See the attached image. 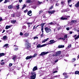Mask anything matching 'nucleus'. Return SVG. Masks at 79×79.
<instances>
[{"instance_id": "obj_31", "label": "nucleus", "mask_w": 79, "mask_h": 79, "mask_svg": "<svg viewBox=\"0 0 79 79\" xmlns=\"http://www.w3.org/2000/svg\"><path fill=\"white\" fill-rule=\"evenodd\" d=\"M61 4H62V5L64 4V1H62L61 2Z\"/></svg>"}, {"instance_id": "obj_5", "label": "nucleus", "mask_w": 79, "mask_h": 79, "mask_svg": "<svg viewBox=\"0 0 79 79\" xmlns=\"http://www.w3.org/2000/svg\"><path fill=\"white\" fill-rule=\"evenodd\" d=\"M61 53V51H58L55 54V56H60Z\"/></svg>"}, {"instance_id": "obj_20", "label": "nucleus", "mask_w": 79, "mask_h": 79, "mask_svg": "<svg viewBox=\"0 0 79 79\" xmlns=\"http://www.w3.org/2000/svg\"><path fill=\"white\" fill-rule=\"evenodd\" d=\"M67 19L66 18H63V17H61L60 18V19L61 20H66Z\"/></svg>"}, {"instance_id": "obj_35", "label": "nucleus", "mask_w": 79, "mask_h": 79, "mask_svg": "<svg viewBox=\"0 0 79 79\" xmlns=\"http://www.w3.org/2000/svg\"><path fill=\"white\" fill-rule=\"evenodd\" d=\"M27 24H28V27H30V24H31V23H27Z\"/></svg>"}, {"instance_id": "obj_62", "label": "nucleus", "mask_w": 79, "mask_h": 79, "mask_svg": "<svg viewBox=\"0 0 79 79\" xmlns=\"http://www.w3.org/2000/svg\"><path fill=\"white\" fill-rule=\"evenodd\" d=\"M19 0V2H20V3H21V2H22V0Z\"/></svg>"}, {"instance_id": "obj_53", "label": "nucleus", "mask_w": 79, "mask_h": 79, "mask_svg": "<svg viewBox=\"0 0 79 79\" xmlns=\"http://www.w3.org/2000/svg\"><path fill=\"white\" fill-rule=\"evenodd\" d=\"M71 47V45H70L68 46V48H70Z\"/></svg>"}, {"instance_id": "obj_42", "label": "nucleus", "mask_w": 79, "mask_h": 79, "mask_svg": "<svg viewBox=\"0 0 79 79\" xmlns=\"http://www.w3.org/2000/svg\"><path fill=\"white\" fill-rule=\"evenodd\" d=\"M43 12V11L42 10H40L39 12V14H40L41 13H42Z\"/></svg>"}, {"instance_id": "obj_33", "label": "nucleus", "mask_w": 79, "mask_h": 79, "mask_svg": "<svg viewBox=\"0 0 79 79\" xmlns=\"http://www.w3.org/2000/svg\"><path fill=\"white\" fill-rule=\"evenodd\" d=\"M71 0H68L67 1V2H68V4H69V3H71Z\"/></svg>"}, {"instance_id": "obj_56", "label": "nucleus", "mask_w": 79, "mask_h": 79, "mask_svg": "<svg viewBox=\"0 0 79 79\" xmlns=\"http://www.w3.org/2000/svg\"><path fill=\"white\" fill-rule=\"evenodd\" d=\"M24 12L25 13H26L27 12V10H24Z\"/></svg>"}, {"instance_id": "obj_12", "label": "nucleus", "mask_w": 79, "mask_h": 79, "mask_svg": "<svg viewBox=\"0 0 79 79\" xmlns=\"http://www.w3.org/2000/svg\"><path fill=\"white\" fill-rule=\"evenodd\" d=\"M31 13H32V11H31V10H30L28 12L27 15H28L31 16V15H32V14Z\"/></svg>"}, {"instance_id": "obj_11", "label": "nucleus", "mask_w": 79, "mask_h": 79, "mask_svg": "<svg viewBox=\"0 0 79 79\" xmlns=\"http://www.w3.org/2000/svg\"><path fill=\"white\" fill-rule=\"evenodd\" d=\"M32 57V56H27L26 58V60H29V59H31Z\"/></svg>"}, {"instance_id": "obj_27", "label": "nucleus", "mask_w": 79, "mask_h": 79, "mask_svg": "<svg viewBox=\"0 0 79 79\" xmlns=\"http://www.w3.org/2000/svg\"><path fill=\"white\" fill-rule=\"evenodd\" d=\"M77 22V21L75 20H73L71 21V23H76Z\"/></svg>"}, {"instance_id": "obj_64", "label": "nucleus", "mask_w": 79, "mask_h": 79, "mask_svg": "<svg viewBox=\"0 0 79 79\" xmlns=\"http://www.w3.org/2000/svg\"><path fill=\"white\" fill-rule=\"evenodd\" d=\"M66 56H69V54H67Z\"/></svg>"}, {"instance_id": "obj_8", "label": "nucleus", "mask_w": 79, "mask_h": 79, "mask_svg": "<svg viewBox=\"0 0 79 79\" xmlns=\"http://www.w3.org/2000/svg\"><path fill=\"white\" fill-rule=\"evenodd\" d=\"M55 12V10L48 11V13L49 15H52V14H53Z\"/></svg>"}, {"instance_id": "obj_32", "label": "nucleus", "mask_w": 79, "mask_h": 79, "mask_svg": "<svg viewBox=\"0 0 79 79\" xmlns=\"http://www.w3.org/2000/svg\"><path fill=\"white\" fill-rule=\"evenodd\" d=\"M37 56V54H35L34 55V56H32V58H34V57H35V56Z\"/></svg>"}, {"instance_id": "obj_23", "label": "nucleus", "mask_w": 79, "mask_h": 79, "mask_svg": "<svg viewBox=\"0 0 79 79\" xmlns=\"http://www.w3.org/2000/svg\"><path fill=\"white\" fill-rule=\"evenodd\" d=\"M5 55V53H0V57H1L2 56H4Z\"/></svg>"}, {"instance_id": "obj_21", "label": "nucleus", "mask_w": 79, "mask_h": 79, "mask_svg": "<svg viewBox=\"0 0 79 79\" xmlns=\"http://www.w3.org/2000/svg\"><path fill=\"white\" fill-rule=\"evenodd\" d=\"M11 27V25H9V26H6V29H9V28H10V27Z\"/></svg>"}, {"instance_id": "obj_58", "label": "nucleus", "mask_w": 79, "mask_h": 79, "mask_svg": "<svg viewBox=\"0 0 79 79\" xmlns=\"http://www.w3.org/2000/svg\"><path fill=\"white\" fill-rule=\"evenodd\" d=\"M70 34H73V32L72 31H70L69 32Z\"/></svg>"}, {"instance_id": "obj_44", "label": "nucleus", "mask_w": 79, "mask_h": 79, "mask_svg": "<svg viewBox=\"0 0 79 79\" xmlns=\"http://www.w3.org/2000/svg\"><path fill=\"white\" fill-rule=\"evenodd\" d=\"M61 12H62V13H63L64 12H65V10H61Z\"/></svg>"}, {"instance_id": "obj_48", "label": "nucleus", "mask_w": 79, "mask_h": 79, "mask_svg": "<svg viewBox=\"0 0 79 79\" xmlns=\"http://www.w3.org/2000/svg\"><path fill=\"white\" fill-rule=\"evenodd\" d=\"M11 16H12V17H15V14L11 15Z\"/></svg>"}, {"instance_id": "obj_1", "label": "nucleus", "mask_w": 79, "mask_h": 79, "mask_svg": "<svg viewBox=\"0 0 79 79\" xmlns=\"http://www.w3.org/2000/svg\"><path fill=\"white\" fill-rule=\"evenodd\" d=\"M46 32V33H49V34H50L52 33V30H51V29L48 28V27H45L44 28Z\"/></svg>"}, {"instance_id": "obj_2", "label": "nucleus", "mask_w": 79, "mask_h": 79, "mask_svg": "<svg viewBox=\"0 0 79 79\" xmlns=\"http://www.w3.org/2000/svg\"><path fill=\"white\" fill-rule=\"evenodd\" d=\"M31 78L32 79H35L36 77V74L35 72H31Z\"/></svg>"}, {"instance_id": "obj_61", "label": "nucleus", "mask_w": 79, "mask_h": 79, "mask_svg": "<svg viewBox=\"0 0 79 79\" xmlns=\"http://www.w3.org/2000/svg\"><path fill=\"white\" fill-rule=\"evenodd\" d=\"M43 35H44V33H43V32H42V34L41 35V36H43Z\"/></svg>"}, {"instance_id": "obj_22", "label": "nucleus", "mask_w": 79, "mask_h": 79, "mask_svg": "<svg viewBox=\"0 0 79 79\" xmlns=\"http://www.w3.org/2000/svg\"><path fill=\"white\" fill-rule=\"evenodd\" d=\"M6 39H7V36H3L2 39H3V40H6Z\"/></svg>"}, {"instance_id": "obj_30", "label": "nucleus", "mask_w": 79, "mask_h": 79, "mask_svg": "<svg viewBox=\"0 0 79 79\" xmlns=\"http://www.w3.org/2000/svg\"><path fill=\"white\" fill-rule=\"evenodd\" d=\"M79 34L77 37H76L75 38V40H76L77 39H79Z\"/></svg>"}, {"instance_id": "obj_54", "label": "nucleus", "mask_w": 79, "mask_h": 79, "mask_svg": "<svg viewBox=\"0 0 79 79\" xmlns=\"http://www.w3.org/2000/svg\"><path fill=\"white\" fill-rule=\"evenodd\" d=\"M5 64V62H2L1 63V64L3 65V64Z\"/></svg>"}, {"instance_id": "obj_59", "label": "nucleus", "mask_w": 79, "mask_h": 79, "mask_svg": "<svg viewBox=\"0 0 79 79\" xmlns=\"http://www.w3.org/2000/svg\"><path fill=\"white\" fill-rule=\"evenodd\" d=\"M57 72H58L57 71H55L53 72V73L54 74V73H57Z\"/></svg>"}, {"instance_id": "obj_40", "label": "nucleus", "mask_w": 79, "mask_h": 79, "mask_svg": "<svg viewBox=\"0 0 79 79\" xmlns=\"http://www.w3.org/2000/svg\"><path fill=\"white\" fill-rule=\"evenodd\" d=\"M67 74V73H63V75H64V76H65L66 75V74Z\"/></svg>"}, {"instance_id": "obj_41", "label": "nucleus", "mask_w": 79, "mask_h": 79, "mask_svg": "<svg viewBox=\"0 0 79 79\" xmlns=\"http://www.w3.org/2000/svg\"><path fill=\"white\" fill-rule=\"evenodd\" d=\"M20 35H23V33L22 32H21L20 33Z\"/></svg>"}, {"instance_id": "obj_25", "label": "nucleus", "mask_w": 79, "mask_h": 79, "mask_svg": "<svg viewBox=\"0 0 79 79\" xmlns=\"http://www.w3.org/2000/svg\"><path fill=\"white\" fill-rule=\"evenodd\" d=\"M75 74H79V71H76L75 73Z\"/></svg>"}, {"instance_id": "obj_6", "label": "nucleus", "mask_w": 79, "mask_h": 79, "mask_svg": "<svg viewBox=\"0 0 79 79\" xmlns=\"http://www.w3.org/2000/svg\"><path fill=\"white\" fill-rule=\"evenodd\" d=\"M25 47H26V48H27V49H29L31 47V44H26L25 45Z\"/></svg>"}, {"instance_id": "obj_19", "label": "nucleus", "mask_w": 79, "mask_h": 79, "mask_svg": "<svg viewBox=\"0 0 79 79\" xmlns=\"http://www.w3.org/2000/svg\"><path fill=\"white\" fill-rule=\"evenodd\" d=\"M50 42L51 43L50 44H53L55 43V42H56V41H55V40H51L50 41Z\"/></svg>"}, {"instance_id": "obj_37", "label": "nucleus", "mask_w": 79, "mask_h": 79, "mask_svg": "<svg viewBox=\"0 0 79 79\" xmlns=\"http://www.w3.org/2000/svg\"><path fill=\"white\" fill-rule=\"evenodd\" d=\"M26 6L25 5H24L23 6V7H22V9H24V8H25V7H26Z\"/></svg>"}, {"instance_id": "obj_14", "label": "nucleus", "mask_w": 79, "mask_h": 79, "mask_svg": "<svg viewBox=\"0 0 79 79\" xmlns=\"http://www.w3.org/2000/svg\"><path fill=\"white\" fill-rule=\"evenodd\" d=\"M13 6L12 5H10L8 6V8H9V9H11V8H13Z\"/></svg>"}, {"instance_id": "obj_39", "label": "nucleus", "mask_w": 79, "mask_h": 79, "mask_svg": "<svg viewBox=\"0 0 79 79\" xmlns=\"http://www.w3.org/2000/svg\"><path fill=\"white\" fill-rule=\"evenodd\" d=\"M23 29H26V26H24L23 27Z\"/></svg>"}, {"instance_id": "obj_57", "label": "nucleus", "mask_w": 79, "mask_h": 79, "mask_svg": "<svg viewBox=\"0 0 79 79\" xmlns=\"http://www.w3.org/2000/svg\"><path fill=\"white\" fill-rule=\"evenodd\" d=\"M53 8V6H51L50 8H49V10H51L52 8Z\"/></svg>"}, {"instance_id": "obj_4", "label": "nucleus", "mask_w": 79, "mask_h": 79, "mask_svg": "<svg viewBox=\"0 0 79 79\" xmlns=\"http://www.w3.org/2000/svg\"><path fill=\"white\" fill-rule=\"evenodd\" d=\"M49 53V52H41V54H40V56H43V55H46L47 54H48V53Z\"/></svg>"}, {"instance_id": "obj_47", "label": "nucleus", "mask_w": 79, "mask_h": 79, "mask_svg": "<svg viewBox=\"0 0 79 79\" xmlns=\"http://www.w3.org/2000/svg\"><path fill=\"white\" fill-rule=\"evenodd\" d=\"M38 3H39V4H41V3H42V2H40V1H38Z\"/></svg>"}, {"instance_id": "obj_36", "label": "nucleus", "mask_w": 79, "mask_h": 79, "mask_svg": "<svg viewBox=\"0 0 79 79\" xmlns=\"http://www.w3.org/2000/svg\"><path fill=\"white\" fill-rule=\"evenodd\" d=\"M12 23H16V21L15 20H12L11 21Z\"/></svg>"}, {"instance_id": "obj_63", "label": "nucleus", "mask_w": 79, "mask_h": 79, "mask_svg": "<svg viewBox=\"0 0 79 79\" xmlns=\"http://www.w3.org/2000/svg\"><path fill=\"white\" fill-rule=\"evenodd\" d=\"M61 29V27L60 26V27H58V29Z\"/></svg>"}, {"instance_id": "obj_49", "label": "nucleus", "mask_w": 79, "mask_h": 79, "mask_svg": "<svg viewBox=\"0 0 79 79\" xmlns=\"http://www.w3.org/2000/svg\"><path fill=\"white\" fill-rule=\"evenodd\" d=\"M64 77L65 78H68V76L67 75H66Z\"/></svg>"}, {"instance_id": "obj_43", "label": "nucleus", "mask_w": 79, "mask_h": 79, "mask_svg": "<svg viewBox=\"0 0 79 79\" xmlns=\"http://www.w3.org/2000/svg\"><path fill=\"white\" fill-rule=\"evenodd\" d=\"M34 39H38V37L37 36L35 37H34Z\"/></svg>"}, {"instance_id": "obj_28", "label": "nucleus", "mask_w": 79, "mask_h": 79, "mask_svg": "<svg viewBox=\"0 0 79 79\" xmlns=\"http://www.w3.org/2000/svg\"><path fill=\"white\" fill-rule=\"evenodd\" d=\"M15 50H17L18 49V48L17 46H16V45L15 46Z\"/></svg>"}, {"instance_id": "obj_55", "label": "nucleus", "mask_w": 79, "mask_h": 79, "mask_svg": "<svg viewBox=\"0 0 79 79\" xmlns=\"http://www.w3.org/2000/svg\"><path fill=\"white\" fill-rule=\"evenodd\" d=\"M58 60H55V63H56V62H58Z\"/></svg>"}, {"instance_id": "obj_34", "label": "nucleus", "mask_w": 79, "mask_h": 79, "mask_svg": "<svg viewBox=\"0 0 79 79\" xmlns=\"http://www.w3.org/2000/svg\"><path fill=\"white\" fill-rule=\"evenodd\" d=\"M16 7H17V9H19V5H18L17 6H16Z\"/></svg>"}, {"instance_id": "obj_26", "label": "nucleus", "mask_w": 79, "mask_h": 79, "mask_svg": "<svg viewBox=\"0 0 79 79\" xmlns=\"http://www.w3.org/2000/svg\"><path fill=\"white\" fill-rule=\"evenodd\" d=\"M8 2H10V0H5L4 3H6Z\"/></svg>"}, {"instance_id": "obj_16", "label": "nucleus", "mask_w": 79, "mask_h": 79, "mask_svg": "<svg viewBox=\"0 0 79 79\" xmlns=\"http://www.w3.org/2000/svg\"><path fill=\"white\" fill-rule=\"evenodd\" d=\"M36 70H37V67L36 66H35L33 68V71H36Z\"/></svg>"}, {"instance_id": "obj_52", "label": "nucleus", "mask_w": 79, "mask_h": 79, "mask_svg": "<svg viewBox=\"0 0 79 79\" xmlns=\"http://www.w3.org/2000/svg\"><path fill=\"white\" fill-rule=\"evenodd\" d=\"M66 29L67 31H69V28L68 27H67Z\"/></svg>"}, {"instance_id": "obj_29", "label": "nucleus", "mask_w": 79, "mask_h": 79, "mask_svg": "<svg viewBox=\"0 0 79 79\" xmlns=\"http://www.w3.org/2000/svg\"><path fill=\"white\" fill-rule=\"evenodd\" d=\"M31 0H27L26 2H27V3H29L30 2H31Z\"/></svg>"}, {"instance_id": "obj_13", "label": "nucleus", "mask_w": 79, "mask_h": 79, "mask_svg": "<svg viewBox=\"0 0 79 79\" xmlns=\"http://www.w3.org/2000/svg\"><path fill=\"white\" fill-rule=\"evenodd\" d=\"M49 39V38H48L47 39H44V40H43L42 42V43H45V42H47V41H48V40Z\"/></svg>"}, {"instance_id": "obj_60", "label": "nucleus", "mask_w": 79, "mask_h": 79, "mask_svg": "<svg viewBox=\"0 0 79 79\" xmlns=\"http://www.w3.org/2000/svg\"><path fill=\"white\" fill-rule=\"evenodd\" d=\"M67 10H68V9H66V10H65V12H67V11H68Z\"/></svg>"}, {"instance_id": "obj_3", "label": "nucleus", "mask_w": 79, "mask_h": 79, "mask_svg": "<svg viewBox=\"0 0 79 79\" xmlns=\"http://www.w3.org/2000/svg\"><path fill=\"white\" fill-rule=\"evenodd\" d=\"M47 45V44H45L42 45H40V44H38V45L37 46L36 48H40L41 47H45Z\"/></svg>"}, {"instance_id": "obj_15", "label": "nucleus", "mask_w": 79, "mask_h": 79, "mask_svg": "<svg viewBox=\"0 0 79 79\" xmlns=\"http://www.w3.org/2000/svg\"><path fill=\"white\" fill-rule=\"evenodd\" d=\"M56 24V22H54V23H53V22H51L49 23H48V25H53L54 24Z\"/></svg>"}, {"instance_id": "obj_50", "label": "nucleus", "mask_w": 79, "mask_h": 79, "mask_svg": "<svg viewBox=\"0 0 79 79\" xmlns=\"http://www.w3.org/2000/svg\"><path fill=\"white\" fill-rule=\"evenodd\" d=\"M59 3H56V6H59Z\"/></svg>"}, {"instance_id": "obj_7", "label": "nucleus", "mask_w": 79, "mask_h": 79, "mask_svg": "<svg viewBox=\"0 0 79 79\" xmlns=\"http://www.w3.org/2000/svg\"><path fill=\"white\" fill-rule=\"evenodd\" d=\"M67 37H68V36H67V35H64V38H60V39H61V40H65V39H67Z\"/></svg>"}, {"instance_id": "obj_18", "label": "nucleus", "mask_w": 79, "mask_h": 79, "mask_svg": "<svg viewBox=\"0 0 79 79\" xmlns=\"http://www.w3.org/2000/svg\"><path fill=\"white\" fill-rule=\"evenodd\" d=\"M29 33H26L24 34V37H27L29 35Z\"/></svg>"}, {"instance_id": "obj_51", "label": "nucleus", "mask_w": 79, "mask_h": 79, "mask_svg": "<svg viewBox=\"0 0 79 79\" xmlns=\"http://www.w3.org/2000/svg\"><path fill=\"white\" fill-rule=\"evenodd\" d=\"M76 36H77V35H75L74 36H73V37H74V38H75V37H76Z\"/></svg>"}, {"instance_id": "obj_10", "label": "nucleus", "mask_w": 79, "mask_h": 79, "mask_svg": "<svg viewBox=\"0 0 79 79\" xmlns=\"http://www.w3.org/2000/svg\"><path fill=\"white\" fill-rule=\"evenodd\" d=\"M12 59L14 61H16L17 59V56H14L12 58Z\"/></svg>"}, {"instance_id": "obj_17", "label": "nucleus", "mask_w": 79, "mask_h": 79, "mask_svg": "<svg viewBox=\"0 0 79 79\" xmlns=\"http://www.w3.org/2000/svg\"><path fill=\"white\" fill-rule=\"evenodd\" d=\"M58 47L59 48H64V46L63 45H59Z\"/></svg>"}, {"instance_id": "obj_46", "label": "nucleus", "mask_w": 79, "mask_h": 79, "mask_svg": "<svg viewBox=\"0 0 79 79\" xmlns=\"http://www.w3.org/2000/svg\"><path fill=\"white\" fill-rule=\"evenodd\" d=\"M8 44H5L4 45V47H7V46H8Z\"/></svg>"}, {"instance_id": "obj_45", "label": "nucleus", "mask_w": 79, "mask_h": 79, "mask_svg": "<svg viewBox=\"0 0 79 79\" xmlns=\"http://www.w3.org/2000/svg\"><path fill=\"white\" fill-rule=\"evenodd\" d=\"M59 76H59V75H57V76H55L54 77H59Z\"/></svg>"}, {"instance_id": "obj_24", "label": "nucleus", "mask_w": 79, "mask_h": 79, "mask_svg": "<svg viewBox=\"0 0 79 79\" xmlns=\"http://www.w3.org/2000/svg\"><path fill=\"white\" fill-rule=\"evenodd\" d=\"M76 60V58H73L72 60V62H74Z\"/></svg>"}, {"instance_id": "obj_9", "label": "nucleus", "mask_w": 79, "mask_h": 79, "mask_svg": "<svg viewBox=\"0 0 79 79\" xmlns=\"http://www.w3.org/2000/svg\"><path fill=\"white\" fill-rule=\"evenodd\" d=\"M44 24L43 23L41 25V31H42V32H43V33H44Z\"/></svg>"}, {"instance_id": "obj_38", "label": "nucleus", "mask_w": 79, "mask_h": 79, "mask_svg": "<svg viewBox=\"0 0 79 79\" xmlns=\"http://www.w3.org/2000/svg\"><path fill=\"white\" fill-rule=\"evenodd\" d=\"M12 65H13V64H12V63H10L9 64V66H10V67H11Z\"/></svg>"}]
</instances>
